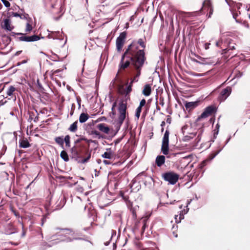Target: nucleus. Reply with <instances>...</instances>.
<instances>
[{
  "instance_id": "obj_1",
  "label": "nucleus",
  "mask_w": 250,
  "mask_h": 250,
  "mask_svg": "<svg viewBox=\"0 0 250 250\" xmlns=\"http://www.w3.org/2000/svg\"><path fill=\"white\" fill-rule=\"evenodd\" d=\"M146 47V39H139L134 40L128 46L127 49L122 56L120 67L125 69L131 64L136 71V74L130 82H137L141 75V68L146 61L145 53L144 49Z\"/></svg>"
},
{
  "instance_id": "obj_2",
  "label": "nucleus",
  "mask_w": 250,
  "mask_h": 250,
  "mask_svg": "<svg viewBox=\"0 0 250 250\" xmlns=\"http://www.w3.org/2000/svg\"><path fill=\"white\" fill-rule=\"evenodd\" d=\"M54 230L55 231V235H53L52 236L53 239L52 241H51V244H53L55 243L53 241L56 240V236L60 237V240L63 241L69 242L74 239H80L81 238H77L76 237H70V236H72L74 234V233L72 230L69 229H60L59 228H56Z\"/></svg>"
},
{
  "instance_id": "obj_3",
  "label": "nucleus",
  "mask_w": 250,
  "mask_h": 250,
  "mask_svg": "<svg viewBox=\"0 0 250 250\" xmlns=\"http://www.w3.org/2000/svg\"><path fill=\"white\" fill-rule=\"evenodd\" d=\"M126 109V103L124 102L120 103L118 107L119 116L117 121V124L119 125V127L122 125L126 118L127 114Z\"/></svg>"
},
{
  "instance_id": "obj_4",
  "label": "nucleus",
  "mask_w": 250,
  "mask_h": 250,
  "mask_svg": "<svg viewBox=\"0 0 250 250\" xmlns=\"http://www.w3.org/2000/svg\"><path fill=\"white\" fill-rule=\"evenodd\" d=\"M169 132L166 130L162 140L161 151L165 155H167L169 151Z\"/></svg>"
},
{
  "instance_id": "obj_5",
  "label": "nucleus",
  "mask_w": 250,
  "mask_h": 250,
  "mask_svg": "<svg viewBox=\"0 0 250 250\" xmlns=\"http://www.w3.org/2000/svg\"><path fill=\"white\" fill-rule=\"evenodd\" d=\"M165 180L169 182L171 185H174L178 181L179 176L173 172H167L163 175Z\"/></svg>"
},
{
  "instance_id": "obj_6",
  "label": "nucleus",
  "mask_w": 250,
  "mask_h": 250,
  "mask_svg": "<svg viewBox=\"0 0 250 250\" xmlns=\"http://www.w3.org/2000/svg\"><path fill=\"white\" fill-rule=\"evenodd\" d=\"M226 1L230 7V10L231 12L233 19L235 20L236 22L240 23L241 21L239 19H237L238 16V13L234 12V10L235 9V6H236L237 9H239L240 8V5L234 3L231 0H226Z\"/></svg>"
},
{
  "instance_id": "obj_7",
  "label": "nucleus",
  "mask_w": 250,
  "mask_h": 250,
  "mask_svg": "<svg viewBox=\"0 0 250 250\" xmlns=\"http://www.w3.org/2000/svg\"><path fill=\"white\" fill-rule=\"evenodd\" d=\"M17 89L13 85L9 86L6 91L5 98H8V100H13L15 101L16 100V93Z\"/></svg>"
},
{
  "instance_id": "obj_8",
  "label": "nucleus",
  "mask_w": 250,
  "mask_h": 250,
  "mask_svg": "<svg viewBox=\"0 0 250 250\" xmlns=\"http://www.w3.org/2000/svg\"><path fill=\"white\" fill-rule=\"evenodd\" d=\"M231 91L232 88L230 86H227L226 88L223 89L219 95L218 100L220 102L225 101L230 95Z\"/></svg>"
},
{
  "instance_id": "obj_9",
  "label": "nucleus",
  "mask_w": 250,
  "mask_h": 250,
  "mask_svg": "<svg viewBox=\"0 0 250 250\" xmlns=\"http://www.w3.org/2000/svg\"><path fill=\"white\" fill-rule=\"evenodd\" d=\"M126 37V34L125 32H123L120 34V36L117 38L116 40V47L118 51H120L125 42V40Z\"/></svg>"
},
{
  "instance_id": "obj_10",
  "label": "nucleus",
  "mask_w": 250,
  "mask_h": 250,
  "mask_svg": "<svg viewBox=\"0 0 250 250\" xmlns=\"http://www.w3.org/2000/svg\"><path fill=\"white\" fill-rule=\"evenodd\" d=\"M40 39V37L37 35H33L31 36L23 35L20 37V41L27 42L37 41L39 40Z\"/></svg>"
},
{
  "instance_id": "obj_11",
  "label": "nucleus",
  "mask_w": 250,
  "mask_h": 250,
  "mask_svg": "<svg viewBox=\"0 0 250 250\" xmlns=\"http://www.w3.org/2000/svg\"><path fill=\"white\" fill-rule=\"evenodd\" d=\"M188 208H187L186 209H184L183 210H182L180 211V213L179 214V215H175V222L177 223H179L181 222V220L182 219H184V215L187 214L188 212Z\"/></svg>"
},
{
  "instance_id": "obj_12",
  "label": "nucleus",
  "mask_w": 250,
  "mask_h": 250,
  "mask_svg": "<svg viewBox=\"0 0 250 250\" xmlns=\"http://www.w3.org/2000/svg\"><path fill=\"white\" fill-rule=\"evenodd\" d=\"M143 94L145 96H149L151 93V86L150 84H146L142 91Z\"/></svg>"
},
{
  "instance_id": "obj_13",
  "label": "nucleus",
  "mask_w": 250,
  "mask_h": 250,
  "mask_svg": "<svg viewBox=\"0 0 250 250\" xmlns=\"http://www.w3.org/2000/svg\"><path fill=\"white\" fill-rule=\"evenodd\" d=\"M62 33H60V31L57 32H51L50 33H49L47 37L49 39H59L62 40Z\"/></svg>"
},
{
  "instance_id": "obj_14",
  "label": "nucleus",
  "mask_w": 250,
  "mask_h": 250,
  "mask_svg": "<svg viewBox=\"0 0 250 250\" xmlns=\"http://www.w3.org/2000/svg\"><path fill=\"white\" fill-rule=\"evenodd\" d=\"M97 127L99 130L105 134H108L109 132V128L104 123H101L98 124Z\"/></svg>"
},
{
  "instance_id": "obj_15",
  "label": "nucleus",
  "mask_w": 250,
  "mask_h": 250,
  "mask_svg": "<svg viewBox=\"0 0 250 250\" xmlns=\"http://www.w3.org/2000/svg\"><path fill=\"white\" fill-rule=\"evenodd\" d=\"M199 105V102H191L187 103L185 106L187 110H192L197 107Z\"/></svg>"
},
{
  "instance_id": "obj_16",
  "label": "nucleus",
  "mask_w": 250,
  "mask_h": 250,
  "mask_svg": "<svg viewBox=\"0 0 250 250\" xmlns=\"http://www.w3.org/2000/svg\"><path fill=\"white\" fill-rule=\"evenodd\" d=\"M2 26L4 29L9 31H11L13 29V27L11 25L10 20L8 19H6L3 21Z\"/></svg>"
},
{
  "instance_id": "obj_17",
  "label": "nucleus",
  "mask_w": 250,
  "mask_h": 250,
  "mask_svg": "<svg viewBox=\"0 0 250 250\" xmlns=\"http://www.w3.org/2000/svg\"><path fill=\"white\" fill-rule=\"evenodd\" d=\"M102 157L105 159H111L114 157V153L110 148L107 149V151L102 154Z\"/></svg>"
},
{
  "instance_id": "obj_18",
  "label": "nucleus",
  "mask_w": 250,
  "mask_h": 250,
  "mask_svg": "<svg viewBox=\"0 0 250 250\" xmlns=\"http://www.w3.org/2000/svg\"><path fill=\"white\" fill-rule=\"evenodd\" d=\"M165 162V157L163 155L158 156L156 159V163L158 167L162 166Z\"/></svg>"
},
{
  "instance_id": "obj_19",
  "label": "nucleus",
  "mask_w": 250,
  "mask_h": 250,
  "mask_svg": "<svg viewBox=\"0 0 250 250\" xmlns=\"http://www.w3.org/2000/svg\"><path fill=\"white\" fill-rule=\"evenodd\" d=\"M20 146L25 148L30 146V144L26 139H22L20 141Z\"/></svg>"
},
{
  "instance_id": "obj_20",
  "label": "nucleus",
  "mask_w": 250,
  "mask_h": 250,
  "mask_svg": "<svg viewBox=\"0 0 250 250\" xmlns=\"http://www.w3.org/2000/svg\"><path fill=\"white\" fill-rule=\"evenodd\" d=\"M27 20V22L26 24L25 31L26 32H30L33 29L32 27V21L31 18H29Z\"/></svg>"
},
{
  "instance_id": "obj_21",
  "label": "nucleus",
  "mask_w": 250,
  "mask_h": 250,
  "mask_svg": "<svg viewBox=\"0 0 250 250\" xmlns=\"http://www.w3.org/2000/svg\"><path fill=\"white\" fill-rule=\"evenodd\" d=\"M89 118V115L87 113H82L80 114L79 117V122L81 123L85 122Z\"/></svg>"
},
{
  "instance_id": "obj_22",
  "label": "nucleus",
  "mask_w": 250,
  "mask_h": 250,
  "mask_svg": "<svg viewBox=\"0 0 250 250\" xmlns=\"http://www.w3.org/2000/svg\"><path fill=\"white\" fill-rule=\"evenodd\" d=\"M63 139H64L63 138L62 136L57 137L55 138V141L56 142V143L59 144L60 146H62V148H63Z\"/></svg>"
},
{
  "instance_id": "obj_23",
  "label": "nucleus",
  "mask_w": 250,
  "mask_h": 250,
  "mask_svg": "<svg viewBox=\"0 0 250 250\" xmlns=\"http://www.w3.org/2000/svg\"><path fill=\"white\" fill-rule=\"evenodd\" d=\"M61 157L65 162L69 161V157L66 151L64 150L62 151L60 154Z\"/></svg>"
},
{
  "instance_id": "obj_24",
  "label": "nucleus",
  "mask_w": 250,
  "mask_h": 250,
  "mask_svg": "<svg viewBox=\"0 0 250 250\" xmlns=\"http://www.w3.org/2000/svg\"><path fill=\"white\" fill-rule=\"evenodd\" d=\"M77 124L78 121L74 122L71 125L69 128V130L72 132H75L77 130Z\"/></svg>"
},
{
  "instance_id": "obj_25",
  "label": "nucleus",
  "mask_w": 250,
  "mask_h": 250,
  "mask_svg": "<svg viewBox=\"0 0 250 250\" xmlns=\"http://www.w3.org/2000/svg\"><path fill=\"white\" fill-rule=\"evenodd\" d=\"M205 110L210 116L213 112L214 108L212 106H208L205 109Z\"/></svg>"
},
{
  "instance_id": "obj_26",
  "label": "nucleus",
  "mask_w": 250,
  "mask_h": 250,
  "mask_svg": "<svg viewBox=\"0 0 250 250\" xmlns=\"http://www.w3.org/2000/svg\"><path fill=\"white\" fill-rule=\"evenodd\" d=\"M65 142V146L66 147H69L70 146V138L69 135H66L65 136L63 139V142Z\"/></svg>"
},
{
  "instance_id": "obj_27",
  "label": "nucleus",
  "mask_w": 250,
  "mask_h": 250,
  "mask_svg": "<svg viewBox=\"0 0 250 250\" xmlns=\"http://www.w3.org/2000/svg\"><path fill=\"white\" fill-rule=\"evenodd\" d=\"M91 157V154L90 153H87V155L86 158L82 159L81 161H79V163L84 164L88 161L89 159Z\"/></svg>"
},
{
  "instance_id": "obj_28",
  "label": "nucleus",
  "mask_w": 250,
  "mask_h": 250,
  "mask_svg": "<svg viewBox=\"0 0 250 250\" xmlns=\"http://www.w3.org/2000/svg\"><path fill=\"white\" fill-rule=\"evenodd\" d=\"M142 111V107L138 106L136 110L135 116L137 119H139L140 116V113Z\"/></svg>"
},
{
  "instance_id": "obj_29",
  "label": "nucleus",
  "mask_w": 250,
  "mask_h": 250,
  "mask_svg": "<svg viewBox=\"0 0 250 250\" xmlns=\"http://www.w3.org/2000/svg\"><path fill=\"white\" fill-rule=\"evenodd\" d=\"M209 115L208 114V113L205 111V110L204 111V112L201 114V115L198 117V119H204L206 118L207 117H208Z\"/></svg>"
},
{
  "instance_id": "obj_30",
  "label": "nucleus",
  "mask_w": 250,
  "mask_h": 250,
  "mask_svg": "<svg viewBox=\"0 0 250 250\" xmlns=\"http://www.w3.org/2000/svg\"><path fill=\"white\" fill-rule=\"evenodd\" d=\"M203 5L204 7L207 6L208 7L210 8L211 6V2L209 0H206L203 2Z\"/></svg>"
},
{
  "instance_id": "obj_31",
  "label": "nucleus",
  "mask_w": 250,
  "mask_h": 250,
  "mask_svg": "<svg viewBox=\"0 0 250 250\" xmlns=\"http://www.w3.org/2000/svg\"><path fill=\"white\" fill-rule=\"evenodd\" d=\"M132 83H130L129 85L127 86V87H126V89H125V92H126V94H129L132 90Z\"/></svg>"
},
{
  "instance_id": "obj_32",
  "label": "nucleus",
  "mask_w": 250,
  "mask_h": 250,
  "mask_svg": "<svg viewBox=\"0 0 250 250\" xmlns=\"http://www.w3.org/2000/svg\"><path fill=\"white\" fill-rule=\"evenodd\" d=\"M71 151L74 156H78V151L77 150L75 146L71 148Z\"/></svg>"
},
{
  "instance_id": "obj_33",
  "label": "nucleus",
  "mask_w": 250,
  "mask_h": 250,
  "mask_svg": "<svg viewBox=\"0 0 250 250\" xmlns=\"http://www.w3.org/2000/svg\"><path fill=\"white\" fill-rule=\"evenodd\" d=\"M195 135V134L194 133H191L190 134V136H185L184 137V140L185 141H188L189 140H190V139L191 138H193V137Z\"/></svg>"
},
{
  "instance_id": "obj_34",
  "label": "nucleus",
  "mask_w": 250,
  "mask_h": 250,
  "mask_svg": "<svg viewBox=\"0 0 250 250\" xmlns=\"http://www.w3.org/2000/svg\"><path fill=\"white\" fill-rule=\"evenodd\" d=\"M1 1L5 7H9L10 6V3L8 1L6 0H1Z\"/></svg>"
},
{
  "instance_id": "obj_35",
  "label": "nucleus",
  "mask_w": 250,
  "mask_h": 250,
  "mask_svg": "<svg viewBox=\"0 0 250 250\" xmlns=\"http://www.w3.org/2000/svg\"><path fill=\"white\" fill-rule=\"evenodd\" d=\"M235 49V47L234 46H231L230 45H229L227 48H225L223 50L224 53H226L227 51H228L229 50H233Z\"/></svg>"
},
{
  "instance_id": "obj_36",
  "label": "nucleus",
  "mask_w": 250,
  "mask_h": 250,
  "mask_svg": "<svg viewBox=\"0 0 250 250\" xmlns=\"http://www.w3.org/2000/svg\"><path fill=\"white\" fill-rule=\"evenodd\" d=\"M143 226L142 227V229L143 230V232H144L145 230V229L146 228V218H144V219H143Z\"/></svg>"
},
{
  "instance_id": "obj_37",
  "label": "nucleus",
  "mask_w": 250,
  "mask_h": 250,
  "mask_svg": "<svg viewBox=\"0 0 250 250\" xmlns=\"http://www.w3.org/2000/svg\"><path fill=\"white\" fill-rule=\"evenodd\" d=\"M146 103V101L145 99H142L140 102V104H139V106L142 108V107L145 105Z\"/></svg>"
},
{
  "instance_id": "obj_38",
  "label": "nucleus",
  "mask_w": 250,
  "mask_h": 250,
  "mask_svg": "<svg viewBox=\"0 0 250 250\" xmlns=\"http://www.w3.org/2000/svg\"><path fill=\"white\" fill-rule=\"evenodd\" d=\"M208 161V160H205L202 162V163L199 165V168H202L204 166H206L207 162Z\"/></svg>"
},
{
  "instance_id": "obj_39",
  "label": "nucleus",
  "mask_w": 250,
  "mask_h": 250,
  "mask_svg": "<svg viewBox=\"0 0 250 250\" xmlns=\"http://www.w3.org/2000/svg\"><path fill=\"white\" fill-rule=\"evenodd\" d=\"M11 15L15 17H20L21 19H22V15H20L19 14L16 12H12Z\"/></svg>"
},
{
  "instance_id": "obj_40",
  "label": "nucleus",
  "mask_w": 250,
  "mask_h": 250,
  "mask_svg": "<svg viewBox=\"0 0 250 250\" xmlns=\"http://www.w3.org/2000/svg\"><path fill=\"white\" fill-rule=\"evenodd\" d=\"M222 40H221L219 41L218 42H217L216 43V45L218 47H219L221 46V45L222 44Z\"/></svg>"
},
{
  "instance_id": "obj_41",
  "label": "nucleus",
  "mask_w": 250,
  "mask_h": 250,
  "mask_svg": "<svg viewBox=\"0 0 250 250\" xmlns=\"http://www.w3.org/2000/svg\"><path fill=\"white\" fill-rule=\"evenodd\" d=\"M86 139L84 138H81L75 141V143L76 144L80 143L82 140H85Z\"/></svg>"
},
{
  "instance_id": "obj_42",
  "label": "nucleus",
  "mask_w": 250,
  "mask_h": 250,
  "mask_svg": "<svg viewBox=\"0 0 250 250\" xmlns=\"http://www.w3.org/2000/svg\"><path fill=\"white\" fill-rule=\"evenodd\" d=\"M210 43H206L205 44V48L206 49H208L209 47V45H210Z\"/></svg>"
},
{
  "instance_id": "obj_43",
  "label": "nucleus",
  "mask_w": 250,
  "mask_h": 250,
  "mask_svg": "<svg viewBox=\"0 0 250 250\" xmlns=\"http://www.w3.org/2000/svg\"><path fill=\"white\" fill-rule=\"evenodd\" d=\"M104 163L105 165H110L111 164V162L109 160H104Z\"/></svg>"
},
{
  "instance_id": "obj_44",
  "label": "nucleus",
  "mask_w": 250,
  "mask_h": 250,
  "mask_svg": "<svg viewBox=\"0 0 250 250\" xmlns=\"http://www.w3.org/2000/svg\"><path fill=\"white\" fill-rule=\"evenodd\" d=\"M132 215H133V218H134V219H136V217H137V215H136V212H135L134 210H133V211H132Z\"/></svg>"
},
{
  "instance_id": "obj_45",
  "label": "nucleus",
  "mask_w": 250,
  "mask_h": 250,
  "mask_svg": "<svg viewBox=\"0 0 250 250\" xmlns=\"http://www.w3.org/2000/svg\"><path fill=\"white\" fill-rule=\"evenodd\" d=\"M92 134H95L96 135H99L100 134L99 132L96 130L92 131Z\"/></svg>"
},
{
  "instance_id": "obj_46",
  "label": "nucleus",
  "mask_w": 250,
  "mask_h": 250,
  "mask_svg": "<svg viewBox=\"0 0 250 250\" xmlns=\"http://www.w3.org/2000/svg\"><path fill=\"white\" fill-rule=\"evenodd\" d=\"M187 128V125H185L182 128V130L183 131V133H184V131L185 129H186Z\"/></svg>"
},
{
  "instance_id": "obj_47",
  "label": "nucleus",
  "mask_w": 250,
  "mask_h": 250,
  "mask_svg": "<svg viewBox=\"0 0 250 250\" xmlns=\"http://www.w3.org/2000/svg\"><path fill=\"white\" fill-rule=\"evenodd\" d=\"M165 124H165V121H163V122H162V123H161V126L162 127H163L164 126H165Z\"/></svg>"
},
{
  "instance_id": "obj_48",
  "label": "nucleus",
  "mask_w": 250,
  "mask_h": 250,
  "mask_svg": "<svg viewBox=\"0 0 250 250\" xmlns=\"http://www.w3.org/2000/svg\"><path fill=\"white\" fill-rule=\"evenodd\" d=\"M116 103L115 102L114 103V104H113L112 105V110H113V109L114 108V107L116 106Z\"/></svg>"
},
{
  "instance_id": "obj_49",
  "label": "nucleus",
  "mask_w": 250,
  "mask_h": 250,
  "mask_svg": "<svg viewBox=\"0 0 250 250\" xmlns=\"http://www.w3.org/2000/svg\"><path fill=\"white\" fill-rule=\"evenodd\" d=\"M27 60H23L21 62V63L22 64H23V63H25L27 62Z\"/></svg>"
},
{
  "instance_id": "obj_50",
  "label": "nucleus",
  "mask_w": 250,
  "mask_h": 250,
  "mask_svg": "<svg viewBox=\"0 0 250 250\" xmlns=\"http://www.w3.org/2000/svg\"><path fill=\"white\" fill-rule=\"evenodd\" d=\"M44 218H42V224H41L42 226H43V223H44Z\"/></svg>"
},
{
  "instance_id": "obj_51",
  "label": "nucleus",
  "mask_w": 250,
  "mask_h": 250,
  "mask_svg": "<svg viewBox=\"0 0 250 250\" xmlns=\"http://www.w3.org/2000/svg\"><path fill=\"white\" fill-rule=\"evenodd\" d=\"M212 11H213V10L211 9V8H210V12H209L210 14H212Z\"/></svg>"
},
{
  "instance_id": "obj_52",
  "label": "nucleus",
  "mask_w": 250,
  "mask_h": 250,
  "mask_svg": "<svg viewBox=\"0 0 250 250\" xmlns=\"http://www.w3.org/2000/svg\"><path fill=\"white\" fill-rule=\"evenodd\" d=\"M218 152H217L216 154H215V155H214L212 157V158H211V159H212L214 157H215V156H216V155H217V154H218Z\"/></svg>"
},
{
  "instance_id": "obj_53",
  "label": "nucleus",
  "mask_w": 250,
  "mask_h": 250,
  "mask_svg": "<svg viewBox=\"0 0 250 250\" xmlns=\"http://www.w3.org/2000/svg\"><path fill=\"white\" fill-rule=\"evenodd\" d=\"M10 243H11L13 245H18L17 243H13L12 242H10Z\"/></svg>"
},
{
  "instance_id": "obj_54",
  "label": "nucleus",
  "mask_w": 250,
  "mask_h": 250,
  "mask_svg": "<svg viewBox=\"0 0 250 250\" xmlns=\"http://www.w3.org/2000/svg\"><path fill=\"white\" fill-rule=\"evenodd\" d=\"M137 225H138V223H137V222H136V223H135V227H136V228H137V227H138Z\"/></svg>"
},
{
  "instance_id": "obj_55",
  "label": "nucleus",
  "mask_w": 250,
  "mask_h": 250,
  "mask_svg": "<svg viewBox=\"0 0 250 250\" xmlns=\"http://www.w3.org/2000/svg\"><path fill=\"white\" fill-rule=\"evenodd\" d=\"M73 111H72L70 112V114L71 115H73Z\"/></svg>"
},
{
  "instance_id": "obj_56",
  "label": "nucleus",
  "mask_w": 250,
  "mask_h": 250,
  "mask_svg": "<svg viewBox=\"0 0 250 250\" xmlns=\"http://www.w3.org/2000/svg\"><path fill=\"white\" fill-rule=\"evenodd\" d=\"M164 129L163 127H162V129H161V131H162V132H163V131H164Z\"/></svg>"
},
{
  "instance_id": "obj_57",
  "label": "nucleus",
  "mask_w": 250,
  "mask_h": 250,
  "mask_svg": "<svg viewBox=\"0 0 250 250\" xmlns=\"http://www.w3.org/2000/svg\"><path fill=\"white\" fill-rule=\"evenodd\" d=\"M21 62H18V64H17V65H21Z\"/></svg>"
},
{
  "instance_id": "obj_58",
  "label": "nucleus",
  "mask_w": 250,
  "mask_h": 250,
  "mask_svg": "<svg viewBox=\"0 0 250 250\" xmlns=\"http://www.w3.org/2000/svg\"><path fill=\"white\" fill-rule=\"evenodd\" d=\"M78 104H79V107H80L81 104H80V103L79 102H78Z\"/></svg>"
},
{
  "instance_id": "obj_59",
  "label": "nucleus",
  "mask_w": 250,
  "mask_h": 250,
  "mask_svg": "<svg viewBox=\"0 0 250 250\" xmlns=\"http://www.w3.org/2000/svg\"><path fill=\"white\" fill-rule=\"evenodd\" d=\"M218 131L217 130V132H216V133H214V135H215V134H216V135H217V134H218Z\"/></svg>"
},
{
  "instance_id": "obj_60",
  "label": "nucleus",
  "mask_w": 250,
  "mask_h": 250,
  "mask_svg": "<svg viewBox=\"0 0 250 250\" xmlns=\"http://www.w3.org/2000/svg\"><path fill=\"white\" fill-rule=\"evenodd\" d=\"M189 157H190V156H188L185 157V158H189Z\"/></svg>"
},
{
  "instance_id": "obj_61",
  "label": "nucleus",
  "mask_w": 250,
  "mask_h": 250,
  "mask_svg": "<svg viewBox=\"0 0 250 250\" xmlns=\"http://www.w3.org/2000/svg\"><path fill=\"white\" fill-rule=\"evenodd\" d=\"M25 18V16H22V19Z\"/></svg>"
},
{
  "instance_id": "obj_62",
  "label": "nucleus",
  "mask_w": 250,
  "mask_h": 250,
  "mask_svg": "<svg viewBox=\"0 0 250 250\" xmlns=\"http://www.w3.org/2000/svg\"><path fill=\"white\" fill-rule=\"evenodd\" d=\"M167 122H169V123H170V122H169V120H168V119L167 120Z\"/></svg>"
},
{
  "instance_id": "obj_63",
  "label": "nucleus",
  "mask_w": 250,
  "mask_h": 250,
  "mask_svg": "<svg viewBox=\"0 0 250 250\" xmlns=\"http://www.w3.org/2000/svg\"><path fill=\"white\" fill-rule=\"evenodd\" d=\"M167 122H169V123H170V122H169V120H168V119L167 120Z\"/></svg>"
},
{
  "instance_id": "obj_64",
  "label": "nucleus",
  "mask_w": 250,
  "mask_h": 250,
  "mask_svg": "<svg viewBox=\"0 0 250 250\" xmlns=\"http://www.w3.org/2000/svg\"><path fill=\"white\" fill-rule=\"evenodd\" d=\"M219 127V125H218V124H217L216 125V127Z\"/></svg>"
}]
</instances>
